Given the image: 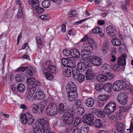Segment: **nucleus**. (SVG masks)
<instances>
[{
    "instance_id": "1",
    "label": "nucleus",
    "mask_w": 133,
    "mask_h": 133,
    "mask_svg": "<svg viewBox=\"0 0 133 133\" xmlns=\"http://www.w3.org/2000/svg\"><path fill=\"white\" fill-rule=\"evenodd\" d=\"M63 113V116L64 118V122L65 124H70L72 123L74 118L72 110L69 107H66Z\"/></svg>"
},
{
    "instance_id": "2",
    "label": "nucleus",
    "mask_w": 133,
    "mask_h": 133,
    "mask_svg": "<svg viewBox=\"0 0 133 133\" xmlns=\"http://www.w3.org/2000/svg\"><path fill=\"white\" fill-rule=\"evenodd\" d=\"M21 122L24 124L27 122L29 125L32 124L34 122V118L30 113L28 112L26 114H22L20 116Z\"/></svg>"
},
{
    "instance_id": "3",
    "label": "nucleus",
    "mask_w": 133,
    "mask_h": 133,
    "mask_svg": "<svg viewBox=\"0 0 133 133\" xmlns=\"http://www.w3.org/2000/svg\"><path fill=\"white\" fill-rule=\"evenodd\" d=\"M57 107L54 104H49L46 109V112L47 114L51 116H54L57 114Z\"/></svg>"
},
{
    "instance_id": "4",
    "label": "nucleus",
    "mask_w": 133,
    "mask_h": 133,
    "mask_svg": "<svg viewBox=\"0 0 133 133\" xmlns=\"http://www.w3.org/2000/svg\"><path fill=\"white\" fill-rule=\"evenodd\" d=\"M128 96L125 93L121 92L117 96V99L118 102L120 104L124 105L126 104L128 101Z\"/></svg>"
},
{
    "instance_id": "5",
    "label": "nucleus",
    "mask_w": 133,
    "mask_h": 133,
    "mask_svg": "<svg viewBox=\"0 0 133 133\" xmlns=\"http://www.w3.org/2000/svg\"><path fill=\"white\" fill-rule=\"evenodd\" d=\"M94 117L92 114H89L84 116L82 118L83 122L88 124L92 125L93 123Z\"/></svg>"
},
{
    "instance_id": "6",
    "label": "nucleus",
    "mask_w": 133,
    "mask_h": 133,
    "mask_svg": "<svg viewBox=\"0 0 133 133\" xmlns=\"http://www.w3.org/2000/svg\"><path fill=\"white\" fill-rule=\"evenodd\" d=\"M116 106L115 103L111 102L108 104L104 108V111L106 112L107 114H109L113 112L116 109Z\"/></svg>"
},
{
    "instance_id": "7",
    "label": "nucleus",
    "mask_w": 133,
    "mask_h": 133,
    "mask_svg": "<svg viewBox=\"0 0 133 133\" xmlns=\"http://www.w3.org/2000/svg\"><path fill=\"white\" fill-rule=\"evenodd\" d=\"M34 99L36 100H41L45 97V95L43 91L40 89L37 90L34 95Z\"/></svg>"
},
{
    "instance_id": "8",
    "label": "nucleus",
    "mask_w": 133,
    "mask_h": 133,
    "mask_svg": "<svg viewBox=\"0 0 133 133\" xmlns=\"http://www.w3.org/2000/svg\"><path fill=\"white\" fill-rule=\"evenodd\" d=\"M67 92H77V88L76 84L72 81H69L66 87Z\"/></svg>"
},
{
    "instance_id": "9",
    "label": "nucleus",
    "mask_w": 133,
    "mask_h": 133,
    "mask_svg": "<svg viewBox=\"0 0 133 133\" xmlns=\"http://www.w3.org/2000/svg\"><path fill=\"white\" fill-rule=\"evenodd\" d=\"M94 43V40L90 37L89 38L88 40L84 44L85 50L87 51H92L94 49L92 44Z\"/></svg>"
},
{
    "instance_id": "10",
    "label": "nucleus",
    "mask_w": 133,
    "mask_h": 133,
    "mask_svg": "<svg viewBox=\"0 0 133 133\" xmlns=\"http://www.w3.org/2000/svg\"><path fill=\"white\" fill-rule=\"evenodd\" d=\"M90 60L92 64L96 66H99L102 64L101 59L97 56H92Z\"/></svg>"
},
{
    "instance_id": "11",
    "label": "nucleus",
    "mask_w": 133,
    "mask_h": 133,
    "mask_svg": "<svg viewBox=\"0 0 133 133\" xmlns=\"http://www.w3.org/2000/svg\"><path fill=\"white\" fill-rule=\"evenodd\" d=\"M106 31L108 35L112 37L116 35V30L113 26L110 25L106 28Z\"/></svg>"
},
{
    "instance_id": "12",
    "label": "nucleus",
    "mask_w": 133,
    "mask_h": 133,
    "mask_svg": "<svg viewBox=\"0 0 133 133\" xmlns=\"http://www.w3.org/2000/svg\"><path fill=\"white\" fill-rule=\"evenodd\" d=\"M67 93L68 100L69 102L75 101L78 96V94L77 92Z\"/></svg>"
},
{
    "instance_id": "13",
    "label": "nucleus",
    "mask_w": 133,
    "mask_h": 133,
    "mask_svg": "<svg viewBox=\"0 0 133 133\" xmlns=\"http://www.w3.org/2000/svg\"><path fill=\"white\" fill-rule=\"evenodd\" d=\"M116 128L117 131L119 132L124 133L125 130V127L122 122H118L116 123Z\"/></svg>"
},
{
    "instance_id": "14",
    "label": "nucleus",
    "mask_w": 133,
    "mask_h": 133,
    "mask_svg": "<svg viewBox=\"0 0 133 133\" xmlns=\"http://www.w3.org/2000/svg\"><path fill=\"white\" fill-rule=\"evenodd\" d=\"M38 124L40 125L42 128H47L48 127L47 119L46 118H42L39 119L38 121Z\"/></svg>"
},
{
    "instance_id": "15",
    "label": "nucleus",
    "mask_w": 133,
    "mask_h": 133,
    "mask_svg": "<svg viewBox=\"0 0 133 133\" xmlns=\"http://www.w3.org/2000/svg\"><path fill=\"white\" fill-rule=\"evenodd\" d=\"M61 69L63 76L67 77H69L71 76V69L64 67H61Z\"/></svg>"
},
{
    "instance_id": "16",
    "label": "nucleus",
    "mask_w": 133,
    "mask_h": 133,
    "mask_svg": "<svg viewBox=\"0 0 133 133\" xmlns=\"http://www.w3.org/2000/svg\"><path fill=\"white\" fill-rule=\"evenodd\" d=\"M36 90V88L35 87L28 88L27 90L28 94L26 98L30 100L33 97V95Z\"/></svg>"
},
{
    "instance_id": "17",
    "label": "nucleus",
    "mask_w": 133,
    "mask_h": 133,
    "mask_svg": "<svg viewBox=\"0 0 133 133\" xmlns=\"http://www.w3.org/2000/svg\"><path fill=\"white\" fill-rule=\"evenodd\" d=\"M71 55L73 58H78L80 56V53L77 49H74L70 50Z\"/></svg>"
},
{
    "instance_id": "18",
    "label": "nucleus",
    "mask_w": 133,
    "mask_h": 133,
    "mask_svg": "<svg viewBox=\"0 0 133 133\" xmlns=\"http://www.w3.org/2000/svg\"><path fill=\"white\" fill-rule=\"evenodd\" d=\"M129 2V0H124V1L122 2L121 4V7L123 10L127 12L128 11Z\"/></svg>"
},
{
    "instance_id": "19",
    "label": "nucleus",
    "mask_w": 133,
    "mask_h": 133,
    "mask_svg": "<svg viewBox=\"0 0 133 133\" xmlns=\"http://www.w3.org/2000/svg\"><path fill=\"white\" fill-rule=\"evenodd\" d=\"M110 69V66L108 64H106L103 65L101 68V70L105 74L110 73L111 71Z\"/></svg>"
},
{
    "instance_id": "20",
    "label": "nucleus",
    "mask_w": 133,
    "mask_h": 133,
    "mask_svg": "<svg viewBox=\"0 0 133 133\" xmlns=\"http://www.w3.org/2000/svg\"><path fill=\"white\" fill-rule=\"evenodd\" d=\"M99 103L100 106H102L103 105L104 103L107 101V97L105 95H100L98 96Z\"/></svg>"
},
{
    "instance_id": "21",
    "label": "nucleus",
    "mask_w": 133,
    "mask_h": 133,
    "mask_svg": "<svg viewBox=\"0 0 133 133\" xmlns=\"http://www.w3.org/2000/svg\"><path fill=\"white\" fill-rule=\"evenodd\" d=\"M32 112L35 114H38L40 113L39 108L38 104H32L31 106Z\"/></svg>"
},
{
    "instance_id": "22",
    "label": "nucleus",
    "mask_w": 133,
    "mask_h": 133,
    "mask_svg": "<svg viewBox=\"0 0 133 133\" xmlns=\"http://www.w3.org/2000/svg\"><path fill=\"white\" fill-rule=\"evenodd\" d=\"M95 100L91 97L87 98L85 101V103L86 105L89 107H92L94 104Z\"/></svg>"
},
{
    "instance_id": "23",
    "label": "nucleus",
    "mask_w": 133,
    "mask_h": 133,
    "mask_svg": "<svg viewBox=\"0 0 133 133\" xmlns=\"http://www.w3.org/2000/svg\"><path fill=\"white\" fill-rule=\"evenodd\" d=\"M117 64L121 65L122 66H124L126 64L125 57L124 55H122L118 58Z\"/></svg>"
},
{
    "instance_id": "24",
    "label": "nucleus",
    "mask_w": 133,
    "mask_h": 133,
    "mask_svg": "<svg viewBox=\"0 0 133 133\" xmlns=\"http://www.w3.org/2000/svg\"><path fill=\"white\" fill-rule=\"evenodd\" d=\"M92 31L95 34H99L101 37H103L104 36V34L102 32V30L99 27H98L93 29Z\"/></svg>"
},
{
    "instance_id": "25",
    "label": "nucleus",
    "mask_w": 133,
    "mask_h": 133,
    "mask_svg": "<svg viewBox=\"0 0 133 133\" xmlns=\"http://www.w3.org/2000/svg\"><path fill=\"white\" fill-rule=\"evenodd\" d=\"M85 74L86 79L88 80L92 79L95 76L93 72L89 70H87Z\"/></svg>"
},
{
    "instance_id": "26",
    "label": "nucleus",
    "mask_w": 133,
    "mask_h": 133,
    "mask_svg": "<svg viewBox=\"0 0 133 133\" xmlns=\"http://www.w3.org/2000/svg\"><path fill=\"white\" fill-rule=\"evenodd\" d=\"M29 3L31 5L33 9L36 8L39 5L38 0H29Z\"/></svg>"
},
{
    "instance_id": "27",
    "label": "nucleus",
    "mask_w": 133,
    "mask_h": 133,
    "mask_svg": "<svg viewBox=\"0 0 133 133\" xmlns=\"http://www.w3.org/2000/svg\"><path fill=\"white\" fill-rule=\"evenodd\" d=\"M96 79L98 81L102 82H104L107 80V78L106 76L101 74L97 75Z\"/></svg>"
},
{
    "instance_id": "28",
    "label": "nucleus",
    "mask_w": 133,
    "mask_h": 133,
    "mask_svg": "<svg viewBox=\"0 0 133 133\" xmlns=\"http://www.w3.org/2000/svg\"><path fill=\"white\" fill-rule=\"evenodd\" d=\"M96 115L99 117L103 118L105 117L106 114H107L106 112L104 111V109L102 111L101 110L98 109L96 112Z\"/></svg>"
},
{
    "instance_id": "29",
    "label": "nucleus",
    "mask_w": 133,
    "mask_h": 133,
    "mask_svg": "<svg viewBox=\"0 0 133 133\" xmlns=\"http://www.w3.org/2000/svg\"><path fill=\"white\" fill-rule=\"evenodd\" d=\"M79 131L80 133H90L89 128L85 125L82 126L79 129Z\"/></svg>"
},
{
    "instance_id": "30",
    "label": "nucleus",
    "mask_w": 133,
    "mask_h": 133,
    "mask_svg": "<svg viewBox=\"0 0 133 133\" xmlns=\"http://www.w3.org/2000/svg\"><path fill=\"white\" fill-rule=\"evenodd\" d=\"M93 124L95 127L97 128L102 127L104 125L102 121L99 119L95 120Z\"/></svg>"
},
{
    "instance_id": "31",
    "label": "nucleus",
    "mask_w": 133,
    "mask_h": 133,
    "mask_svg": "<svg viewBox=\"0 0 133 133\" xmlns=\"http://www.w3.org/2000/svg\"><path fill=\"white\" fill-rule=\"evenodd\" d=\"M120 83L119 80L117 81L114 83L112 87V89L115 91H118L121 90L119 86Z\"/></svg>"
},
{
    "instance_id": "32",
    "label": "nucleus",
    "mask_w": 133,
    "mask_h": 133,
    "mask_svg": "<svg viewBox=\"0 0 133 133\" xmlns=\"http://www.w3.org/2000/svg\"><path fill=\"white\" fill-rule=\"evenodd\" d=\"M74 78L75 80L78 81L79 83H81L84 80L85 77L84 75L80 73L75 77Z\"/></svg>"
},
{
    "instance_id": "33",
    "label": "nucleus",
    "mask_w": 133,
    "mask_h": 133,
    "mask_svg": "<svg viewBox=\"0 0 133 133\" xmlns=\"http://www.w3.org/2000/svg\"><path fill=\"white\" fill-rule=\"evenodd\" d=\"M35 69L33 67H30L29 69L27 70L26 72V75L27 77L32 76L34 73L35 72Z\"/></svg>"
},
{
    "instance_id": "34",
    "label": "nucleus",
    "mask_w": 133,
    "mask_h": 133,
    "mask_svg": "<svg viewBox=\"0 0 133 133\" xmlns=\"http://www.w3.org/2000/svg\"><path fill=\"white\" fill-rule=\"evenodd\" d=\"M75 111L77 112V115L79 116L83 115L85 111L84 108L82 107H78L76 109Z\"/></svg>"
},
{
    "instance_id": "35",
    "label": "nucleus",
    "mask_w": 133,
    "mask_h": 133,
    "mask_svg": "<svg viewBox=\"0 0 133 133\" xmlns=\"http://www.w3.org/2000/svg\"><path fill=\"white\" fill-rule=\"evenodd\" d=\"M47 69L49 72L52 73H55L58 71L56 66L52 65L48 67Z\"/></svg>"
},
{
    "instance_id": "36",
    "label": "nucleus",
    "mask_w": 133,
    "mask_h": 133,
    "mask_svg": "<svg viewBox=\"0 0 133 133\" xmlns=\"http://www.w3.org/2000/svg\"><path fill=\"white\" fill-rule=\"evenodd\" d=\"M112 84L110 83L106 84L104 85V90L108 92H110L111 90Z\"/></svg>"
},
{
    "instance_id": "37",
    "label": "nucleus",
    "mask_w": 133,
    "mask_h": 133,
    "mask_svg": "<svg viewBox=\"0 0 133 133\" xmlns=\"http://www.w3.org/2000/svg\"><path fill=\"white\" fill-rule=\"evenodd\" d=\"M96 90L98 91H102L104 88V85L102 83H96L94 84Z\"/></svg>"
},
{
    "instance_id": "38",
    "label": "nucleus",
    "mask_w": 133,
    "mask_h": 133,
    "mask_svg": "<svg viewBox=\"0 0 133 133\" xmlns=\"http://www.w3.org/2000/svg\"><path fill=\"white\" fill-rule=\"evenodd\" d=\"M119 82L120 83L119 86L121 90L122 89L124 90L125 88L127 87L128 85L126 84V82L125 81L123 80H119Z\"/></svg>"
},
{
    "instance_id": "39",
    "label": "nucleus",
    "mask_w": 133,
    "mask_h": 133,
    "mask_svg": "<svg viewBox=\"0 0 133 133\" xmlns=\"http://www.w3.org/2000/svg\"><path fill=\"white\" fill-rule=\"evenodd\" d=\"M36 125L35 127L33 129L34 133H42V130L38 124H36Z\"/></svg>"
},
{
    "instance_id": "40",
    "label": "nucleus",
    "mask_w": 133,
    "mask_h": 133,
    "mask_svg": "<svg viewBox=\"0 0 133 133\" xmlns=\"http://www.w3.org/2000/svg\"><path fill=\"white\" fill-rule=\"evenodd\" d=\"M111 42L112 44L116 46H119L121 45V40L118 38H116L113 39Z\"/></svg>"
},
{
    "instance_id": "41",
    "label": "nucleus",
    "mask_w": 133,
    "mask_h": 133,
    "mask_svg": "<svg viewBox=\"0 0 133 133\" xmlns=\"http://www.w3.org/2000/svg\"><path fill=\"white\" fill-rule=\"evenodd\" d=\"M17 86L18 90L20 92H23L25 90V86L22 83H20L18 84Z\"/></svg>"
},
{
    "instance_id": "42",
    "label": "nucleus",
    "mask_w": 133,
    "mask_h": 133,
    "mask_svg": "<svg viewBox=\"0 0 133 133\" xmlns=\"http://www.w3.org/2000/svg\"><path fill=\"white\" fill-rule=\"evenodd\" d=\"M110 49L109 44L108 43L106 42L104 44L102 48V50L105 53H107Z\"/></svg>"
},
{
    "instance_id": "43",
    "label": "nucleus",
    "mask_w": 133,
    "mask_h": 133,
    "mask_svg": "<svg viewBox=\"0 0 133 133\" xmlns=\"http://www.w3.org/2000/svg\"><path fill=\"white\" fill-rule=\"evenodd\" d=\"M26 81L28 84L33 85L35 83V80L34 77H31L27 79Z\"/></svg>"
},
{
    "instance_id": "44",
    "label": "nucleus",
    "mask_w": 133,
    "mask_h": 133,
    "mask_svg": "<svg viewBox=\"0 0 133 133\" xmlns=\"http://www.w3.org/2000/svg\"><path fill=\"white\" fill-rule=\"evenodd\" d=\"M77 66L78 69L80 70H82L83 71L85 70L86 68L85 64L82 62H79L77 64Z\"/></svg>"
},
{
    "instance_id": "45",
    "label": "nucleus",
    "mask_w": 133,
    "mask_h": 133,
    "mask_svg": "<svg viewBox=\"0 0 133 133\" xmlns=\"http://www.w3.org/2000/svg\"><path fill=\"white\" fill-rule=\"evenodd\" d=\"M72 68V74L73 77L74 78L76 76L80 73L79 70L77 67H74Z\"/></svg>"
},
{
    "instance_id": "46",
    "label": "nucleus",
    "mask_w": 133,
    "mask_h": 133,
    "mask_svg": "<svg viewBox=\"0 0 133 133\" xmlns=\"http://www.w3.org/2000/svg\"><path fill=\"white\" fill-rule=\"evenodd\" d=\"M64 104L62 103H60L59 104L58 108V111L59 113L60 114H62L63 113L64 111Z\"/></svg>"
},
{
    "instance_id": "47",
    "label": "nucleus",
    "mask_w": 133,
    "mask_h": 133,
    "mask_svg": "<svg viewBox=\"0 0 133 133\" xmlns=\"http://www.w3.org/2000/svg\"><path fill=\"white\" fill-rule=\"evenodd\" d=\"M69 67L72 68L74 67L75 65V61L74 60L75 59L73 57L69 58Z\"/></svg>"
},
{
    "instance_id": "48",
    "label": "nucleus",
    "mask_w": 133,
    "mask_h": 133,
    "mask_svg": "<svg viewBox=\"0 0 133 133\" xmlns=\"http://www.w3.org/2000/svg\"><path fill=\"white\" fill-rule=\"evenodd\" d=\"M50 5V1L48 0H44L42 3V6L44 8H48Z\"/></svg>"
},
{
    "instance_id": "49",
    "label": "nucleus",
    "mask_w": 133,
    "mask_h": 133,
    "mask_svg": "<svg viewBox=\"0 0 133 133\" xmlns=\"http://www.w3.org/2000/svg\"><path fill=\"white\" fill-rule=\"evenodd\" d=\"M85 53L83 51H82L81 53V54L82 55L83 57H85L87 58V60L88 59H89L90 60L91 59V54L90 53V52H88L87 54H84Z\"/></svg>"
},
{
    "instance_id": "50",
    "label": "nucleus",
    "mask_w": 133,
    "mask_h": 133,
    "mask_svg": "<svg viewBox=\"0 0 133 133\" xmlns=\"http://www.w3.org/2000/svg\"><path fill=\"white\" fill-rule=\"evenodd\" d=\"M81 120V119L79 117H76L74 123V126L75 127L78 126L80 124L82 123Z\"/></svg>"
},
{
    "instance_id": "51",
    "label": "nucleus",
    "mask_w": 133,
    "mask_h": 133,
    "mask_svg": "<svg viewBox=\"0 0 133 133\" xmlns=\"http://www.w3.org/2000/svg\"><path fill=\"white\" fill-rule=\"evenodd\" d=\"M69 59L65 58H63L61 60V62L62 65L64 66L69 67Z\"/></svg>"
},
{
    "instance_id": "52",
    "label": "nucleus",
    "mask_w": 133,
    "mask_h": 133,
    "mask_svg": "<svg viewBox=\"0 0 133 133\" xmlns=\"http://www.w3.org/2000/svg\"><path fill=\"white\" fill-rule=\"evenodd\" d=\"M22 75L21 74H17L15 76V79L17 82H21L23 80Z\"/></svg>"
},
{
    "instance_id": "53",
    "label": "nucleus",
    "mask_w": 133,
    "mask_h": 133,
    "mask_svg": "<svg viewBox=\"0 0 133 133\" xmlns=\"http://www.w3.org/2000/svg\"><path fill=\"white\" fill-rule=\"evenodd\" d=\"M122 66L119 64H116L114 65L113 69L115 71H118L122 69Z\"/></svg>"
},
{
    "instance_id": "54",
    "label": "nucleus",
    "mask_w": 133,
    "mask_h": 133,
    "mask_svg": "<svg viewBox=\"0 0 133 133\" xmlns=\"http://www.w3.org/2000/svg\"><path fill=\"white\" fill-rule=\"evenodd\" d=\"M23 7H19L17 15V18H19L22 16L23 15Z\"/></svg>"
},
{
    "instance_id": "55",
    "label": "nucleus",
    "mask_w": 133,
    "mask_h": 133,
    "mask_svg": "<svg viewBox=\"0 0 133 133\" xmlns=\"http://www.w3.org/2000/svg\"><path fill=\"white\" fill-rule=\"evenodd\" d=\"M36 41L38 44V47L40 48H42L43 46V44L42 43L41 38L39 36H37L36 37Z\"/></svg>"
},
{
    "instance_id": "56",
    "label": "nucleus",
    "mask_w": 133,
    "mask_h": 133,
    "mask_svg": "<svg viewBox=\"0 0 133 133\" xmlns=\"http://www.w3.org/2000/svg\"><path fill=\"white\" fill-rule=\"evenodd\" d=\"M37 7H36V8H34V9L35 10L38 14H41L44 11V9L40 7L39 5H38V6Z\"/></svg>"
},
{
    "instance_id": "57",
    "label": "nucleus",
    "mask_w": 133,
    "mask_h": 133,
    "mask_svg": "<svg viewBox=\"0 0 133 133\" xmlns=\"http://www.w3.org/2000/svg\"><path fill=\"white\" fill-rule=\"evenodd\" d=\"M45 75L46 78L48 79L51 80L54 78L53 75L49 72H46Z\"/></svg>"
},
{
    "instance_id": "58",
    "label": "nucleus",
    "mask_w": 133,
    "mask_h": 133,
    "mask_svg": "<svg viewBox=\"0 0 133 133\" xmlns=\"http://www.w3.org/2000/svg\"><path fill=\"white\" fill-rule=\"evenodd\" d=\"M63 53L64 56H68L71 55L70 50L69 51L66 49H64L63 50Z\"/></svg>"
},
{
    "instance_id": "59",
    "label": "nucleus",
    "mask_w": 133,
    "mask_h": 133,
    "mask_svg": "<svg viewBox=\"0 0 133 133\" xmlns=\"http://www.w3.org/2000/svg\"><path fill=\"white\" fill-rule=\"evenodd\" d=\"M28 68V66L22 67L19 68H18L16 70V71L17 72H23L26 69Z\"/></svg>"
},
{
    "instance_id": "60",
    "label": "nucleus",
    "mask_w": 133,
    "mask_h": 133,
    "mask_svg": "<svg viewBox=\"0 0 133 133\" xmlns=\"http://www.w3.org/2000/svg\"><path fill=\"white\" fill-rule=\"evenodd\" d=\"M128 110V108L125 106H121L119 107V111H121V112H126Z\"/></svg>"
},
{
    "instance_id": "61",
    "label": "nucleus",
    "mask_w": 133,
    "mask_h": 133,
    "mask_svg": "<svg viewBox=\"0 0 133 133\" xmlns=\"http://www.w3.org/2000/svg\"><path fill=\"white\" fill-rule=\"evenodd\" d=\"M109 118L114 122H116L117 120V118L116 116L112 115H109Z\"/></svg>"
},
{
    "instance_id": "62",
    "label": "nucleus",
    "mask_w": 133,
    "mask_h": 133,
    "mask_svg": "<svg viewBox=\"0 0 133 133\" xmlns=\"http://www.w3.org/2000/svg\"><path fill=\"white\" fill-rule=\"evenodd\" d=\"M106 74H107V75L106 76L107 77V79H112L114 78L115 76L114 74L112 73H110H110H107Z\"/></svg>"
},
{
    "instance_id": "63",
    "label": "nucleus",
    "mask_w": 133,
    "mask_h": 133,
    "mask_svg": "<svg viewBox=\"0 0 133 133\" xmlns=\"http://www.w3.org/2000/svg\"><path fill=\"white\" fill-rule=\"evenodd\" d=\"M58 119L56 117H55L52 118L51 121L52 123L54 125H56L57 124Z\"/></svg>"
},
{
    "instance_id": "64",
    "label": "nucleus",
    "mask_w": 133,
    "mask_h": 133,
    "mask_svg": "<svg viewBox=\"0 0 133 133\" xmlns=\"http://www.w3.org/2000/svg\"><path fill=\"white\" fill-rule=\"evenodd\" d=\"M116 115L119 119H121L123 116V114L121 111H118L116 113Z\"/></svg>"
}]
</instances>
